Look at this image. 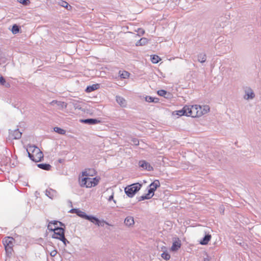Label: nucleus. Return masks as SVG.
<instances>
[{
	"label": "nucleus",
	"instance_id": "nucleus-12",
	"mask_svg": "<svg viewBox=\"0 0 261 261\" xmlns=\"http://www.w3.org/2000/svg\"><path fill=\"white\" fill-rule=\"evenodd\" d=\"M139 166L143 169H147L150 171L152 169V167L150 166L149 163L145 161H141L139 163Z\"/></svg>",
	"mask_w": 261,
	"mask_h": 261
},
{
	"label": "nucleus",
	"instance_id": "nucleus-20",
	"mask_svg": "<svg viewBox=\"0 0 261 261\" xmlns=\"http://www.w3.org/2000/svg\"><path fill=\"white\" fill-rule=\"evenodd\" d=\"M11 135L13 139H18L20 138L21 137V133L20 132V131L18 129H17L14 130L12 133Z\"/></svg>",
	"mask_w": 261,
	"mask_h": 261
},
{
	"label": "nucleus",
	"instance_id": "nucleus-14",
	"mask_svg": "<svg viewBox=\"0 0 261 261\" xmlns=\"http://www.w3.org/2000/svg\"><path fill=\"white\" fill-rule=\"evenodd\" d=\"M116 100L117 103L122 107H125L126 106V101L125 99L123 98L122 97H121L120 96H117L116 97Z\"/></svg>",
	"mask_w": 261,
	"mask_h": 261
},
{
	"label": "nucleus",
	"instance_id": "nucleus-10",
	"mask_svg": "<svg viewBox=\"0 0 261 261\" xmlns=\"http://www.w3.org/2000/svg\"><path fill=\"white\" fill-rule=\"evenodd\" d=\"M160 186L159 180H155L149 185V190L154 194L156 189Z\"/></svg>",
	"mask_w": 261,
	"mask_h": 261
},
{
	"label": "nucleus",
	"instance_id": "nucleus-43",
	"mask_svg": "<svg viewBox=\"0 0 261 261\" xmlns=\"http://www.w3.org/2000/svg\"><path fill=\"white\" fill-rule=\"evenodd\" d=\"M5 86L6 87H9L10 86V85L9 83H7V84H6Z\"/></svg>",
	"mask_w": 261,
	"mask_h": 261
},
{
	"label": "nucleus",
	"instance_id": "nucleus-3",
	"mask_svg": "<svg viewBox=\"0 0 261 261\" xmlns=\"http://www.w3.org/2000/svg\"><path fill=\"white\" fill-rule=\"evenodd\" d=\"M29 158L35 162H40L43 158V154L40 149L35 146H30L27 149Z\"/></svg>",
	"mask_w": 261,
	"mask_h": 261
},
{
	"label": "nucleus",
	"instance_id": "nucleus-19",
	"mask_svg": "<svg viewBox=\"0 0 261 261\" xmlns=\"http://www.w3.org/2000/svg\"><path fill=\"white\" fill-rule=\"evenodd\" d=\"M174 113H175L176 115H178L179 116L184 115L187 116L186 106H184L181 110L176 111L174 112Z\"/></svg>",
	"mask_w": 261,
	"mask_h": 261
},
{
	"label": "nucleus",
	"instance_id": "nucleus-22",
	"mask_svg": "<svg viewBox=\"0 0 261 261\" xmlns=\"http://www.w3.org/2000/svg\"><path fill=\"white\" fill-rule=\"evenodd\" d=\"M119 74L122 79H127L130 75V73L125 70L119 71Z\"/></svg>",
	"mask_w": 261,
	"mask_h": 261
},
{
	"label": "nucleus",
	"instance_id": "nucleus-18",
	"mask_svg": "<svg viewBox=\"0 0 261 261\" xmlns=\"http://www.w3.org/2000/svg\"><path fill=\"white\" fill-rule=\"evenodd\" d=\"M99 88V85L98 84H93L92 86H88L86 89V92L89 93Z\"/></svg>",
	"mask_w": 261,
	"mask_h": 261
},
{
	"label": "nucleus",
	"instance_id": "nucleus-41",
	"mask_svg": "<svg viewBox=\"0 0 261 261\" xmlns=\"http://www.w3.org/2000/svg\"><path fill=\"white\" fill-rule=\"evenodd\" d=\"M62 104H63V106H64V107L65 108L67 107V103H66L63 102Z\"/></svg>",
	"mask_w": 261,
	"mask_h": 261
},
{
	"label": "nucleus",
	"instance_id": "nucleus-33",
	"mask_svg": "<svg viewBox=\"0 0 261 261\" xmlns=\"http://www.w3.org/2000/svg\"><path fill=\"white\" fill-rule=\"evenodd\" d=\"M158 94L160 96H165L167 94V92L164 90H160L158 91Z\"/></svg>",
	"mask_w": 261,
	"mask_h": 261
},
{
	"label": "nucleus",
	"instance_id": "nucleus-4",
	"mask_svg": "<svg viewBox=\"0 0 261 261\" xmlns=\"http://www.w3.org/2000/svg\"><path fill=\"white\" fill-rule=\"evenodd\" d=\"M141 188V185L139 183H135L127 186L124 189L126 194L129 197H133L135 193Z\"/></svg>",
	"mask_w": 261,
	"mask_h": 261
},
{
	"label": "nucleus",
	"instance_id": "nucleus-7",
	"mask_svg": "<svg viewBox=\"0 0 261 261\" xmlns=\"http://www.w3.org/2000/svg\"><path fill=\"white\" fill-rule=\"evenodd\" d=\"M63 225V224L57 221H53L49 222L47 225V229H48L49 232H53L56 230V229H58Z\"/></svg>",
	"mask_w": 261,
	"mask_h": 261
},
{
	"label": "nucleus",
	"instance_id": "nucleus-35",
	"mask_svg": "<svg viewBox=\"0 0 261 261\" xmlns=\"http://www.w3.org/2000/svg\"><path fill=\"white\" fill-rule=\"evenodd\" d=\"M57 251L56 250H54L50 252V256L53 257L57 255Z\"/></svg>",
	"mask_w": 261,
	"mask_h": 261
},
{
	"label": "nucleus",
	"instance_id": "nucleus-8",
	"mask_svg": "<svg viewBox=\"0 0 261 261\" xmlns=\"http://www.w3.org/2000/svg\"><path fill=\"white\" fill-rule=\"evenodd\" d=\"M97 171L93 168L85 169L82 172L81 177H95Z\"/></svg>",
	"mask_w": 261,
	"mask_h": 261
},
{
	"label": "nucleus",
	"instance_id": "nucleus-31",
	"mask_svg": "<svg viewBox=\"0 0 261 261\" xmlns=\"http://www.w3.org/2000/svg\"><path fill=\"white\" fill-rule=\"evenodd\" d=\"M12 32L14 34H16L19 32V29L18 26H17L16 24H14L13 25L12 28Z\"/></svg>",
	"mask_w": 261,
	"mask_h": 261
},
{
	"label": "nucleus",
	"instance_id": "nucleus-23",
	"mask_svg": "<svg viewBox=\"0 0 261 261\" xmlns=\"http://www.w3.org/2000/svg\"><path fill=\"white\" fill-rule=\"evenodd\" d=\"M148 43V39L146 38H142L137 42L136 46H142Z\"/></svg>",
	"mask_w": 261,
	"mask_h": 261
},
{
	"label": "nucleus",
	"instance_id": "nucleus-26",
	"mask_svg": "<svg viewBox=\"0 0 261 261\" xmlns=\"http://www.w3.org/2000/svg\"><path fill=\"white\" fill-rule=\"evenodd\" d=\"M161 60V59L158 55H153L151 57V61L153 64H156Z\"/></svg>",
	"mask_w": 261,
	"mask_h": 261
},
{
	"label": "nucleus",
	"instance_id": "nucleus-42",
	"mask_svg": "<svg viewBox=\"0 0 261 261\" xmlns=\"http://www.w3.org/2000/svg\"><path fill=\"white\" fill-rule=\"evenodd\" d=\"M113 198V195H111L109 199V200L110 201L111 199Z\"/></svg>",
	"mask_w": 261,
	"mask_h": 261
},
{
	"label": "nucleus",
	"instance_id": "nucleus-29",
	"mask_svg": "<svg viewBox=\"0 0 261 261\" xmlns=\"http://www.w3.org/2000/svg\"><path fill=\"white\" fill-rule=\"evenodd\" d=\"M54 130L56 132L58 133V134H61V135H65L66 133L65 130H64L62 128H61L60 127H55L54 128Z\"/></svg>",
	"mask_w": 261,
	"mask_h": 261
},
{
	"label": "nucleus",
	"instance_id": "nucleus-30",
	"mask_svg": "<svg viewBox=\"0 0 261 261\" xmlns=\"http://www.w3.org/2000/svg\"><path fill=\"white\" fill-rule=\"evenodd\" d=\"M161 256L163 258L166 260H168L170 258V255L168 252L165 251L162 253Z\"/></svg>",
	"mask_w": 261,
	"mask_h": 261
},
{
	"label": "nucleus",
	"instance_id": "nucleus-28",
	"mask_svg": "<svg viewBox=\"0 0 261 261\" xmlns=\"http://www.w3.org/2000/svg\"><path fill=\"white\" fill-rule=\"evenodd\" d=\"M76 213L78 216L85 219H86L87 217L88 216L85 212L80 210H76Z\"/></svg>",
	"mask_w": 261,
	"mask_h": 261
},
{
	"label": "nucleus",
	"instance_id": "nucleus-21",
	"mask_svg": "<svg viewBox=\"0 0 261 261\" xmlns=\"http://www.w3.org/2000/svg\"><path fill=\"white\" fill-rule=\"evenodd\" d=\"M211 239V235L207 234L200 242V243L202 245H206L208 244V243L210 241Z\"/></svg>",
	"mask_w": 261,
	"mask_h": 261
},
{
	"label": "nucleus",
	"instance_id": "nucleus-15",
	"mask_svg": "<svg viewBox=\"0 0 261 261\" xmlns=\"http://www.w3.org/2000/svg\"><path fill=\"white\" fill-rule=\"evenodd\" d=\"M246 94L244 98L246 99H252L254 97V94L251 89H247L245 91Z\"/></svg>",
	"mask_w": 261,
	"mask_h": 261
},
{
	"label": "nucleus",
	"instance_id": "nucleus-44",
	"mask_svg": "<svg viewBox=\"0 0 261 261\" xmlns=\"http://www.w3.org/2000/svg\"><path fill=\"white\" fill-rule=\"evenodd\" d=\"M204 261H208V260H206V259H205Z\"/></svg>",
	"mask_w": 261,
	"mask_h": 261
},
{
	"label": "nucleus",
	"instance_id": "nucleus-40",
	"mask_svg": "<svg viewBox=\"0 0 261 261\" xmlns=\"http://www.w3.org/2000/svg\"><path fill=\"white\" fill-rule=\"evenodd\" d=\"M134 141V143L136 144V145H138L139 144V141L137 140H135L133 141Z\"/></svg>",
	"mask_w": 261,
	"mask_h": 261
},
{
	"label": "nucleus",
	"instance_id": "nucleus-34",
	"mask_svg": "<svg viewBox=\"0 0 261 261\" xmlns=\"http://www.w3.org/2000/svg\"><path fill=\"white\" fill-rule=\"evenodd\" d=\"M5 83V79L3 76H0V84L2 85H4Z\"/></svg>",
	"mask_w": 261,
	"mask_h": 261
},
{
	"label": "nucleus",
	"instance_id": "nucleus-27",
	"mask_svg": "<svg viewBox=\"0 0 261 261\" xmlns=\"http://www.w3.org/2000/svg\"><path fill=\"white\" fill-rule=\"evenodd\" d=\"M59 5L69 10H70L72 9V7L65 1H62L59 3Z\"/></svg>",
	"mask_w": 261,
	"mask_h": 261
},
{
	"label": "nucleus",
	"instance_id": "nucleus-13",
	"mask_svg": "<svg viewBox=\"0 0 261 261\" xmlns=\"http://www.w3.org/2000/svg\"><path fill=\"white\" fill-rule=\"evenodd\" d=\"M153 195L154 194L148 190L147 193L144 194L139 197V201H142L145 199H149L152 198Z\"/></svg>",
	"mask_w": 261,
	"mask_h": 261
},
{
	"label": "nucleus",
	"instance_id": "nucleus-39",
	"mask_svg": "<svg viewBox=\"0 0 261 261\" xmlns=\"http://www.w3.org/2000/svg\"><path fill=\"white\" fill-rule=\"evenodd\" d=\"M50 192L54 193L55 192L54 190H53L52 189H49L48 190H46V195H48V194H50Z\"/></svg>",
	"mask_w": 261,
	"mask_h": 261
},
{
	"label": "nucleus",
	"instance_id": "nucleus-16",
	"mask_svg": "<svg viewBox=\"0 0 261 261\" xmlns=\"http://www.w3.org/2000/svg\"><path fill=\"white\" fill-rule=\"evenodd\" d=\"M10 158L8 156H4L0 161V164L2 166H6L10 163Z\"/></svg>",
	"mask_w": 261,
	"mask_h": 261
},
{
	"label": "nucleus",
	"instance_id": "nucleus-24",
	"mask_svg": "<svg viewBox=\"0 0 261 261\" xmlns=\"http://www.w3.org/2000/svg\"><path fill=\"white\" fill-rule=\"evenodd\" d=\"M81 122L85 123H89V124H96L99 122V120L95 119H87L82 120Z\"/></svg>",
	"mask_w": 261,
	"mask_h": 261
},
{
	"label": "nucleus",
	"instance_id": "nucleus-25",
	"mask_svg": "<svg viewBox=\"0 0 261 261\" xmlns=\"http://www.w3.org/2000/svg\"><path fill=\"white\" fill-rule=\"evenodd\" d=\"M37 166L40 169L45 170H49L51 168V166L48 164H39Z\"/></svg>",
	"mask_w": 261,
	"mask_h": 261
},
{
	"label": "nucleus",
	"instance_id": "nucleus-38",
	"mask_svg": "<svg viewBox=\"0 0 261 261\" xmlns=\"http://www.w3.org/2000/svg\"><path fill=\"white\" fill-rule=\"evenodd\" d=\"M206 60V57H205V55H203L202 56V57L201 58V59H199V61H200V62H204Z\"/></svg>",
	"mask_w": 261,
	"mask_h": 261
},
{
	"label": "nucleus",
	"instance_id": "nucleus-37",
	"mask_svg": "<svg viewBox=\"0 0 261 261\" xmlns=\"http://www.w3.org/2000/svg\"><path fill=\"white\" fill-rule=\"evenodd\" d=\"M137 32L139 34H141V35H143L145 33V31L142 29H139Z\"/></svg>",
	"mask_w": 261,
	"mask_h": 261
},
{
	"label": "nucleus",
	"instance_id": "nucleus-5",
	"mask_svg": "<svg viewBox=\"0 0 261 261\" xmlns=\"http://www.w3.org/2000/svg\"><path fill=\"white\" fill-rule=\"evenodd\" d=\"M53 233L51 237L54 239H58L64 244L66 245V242H68L65 237L64 235V229L62 227H60L58 229H56V230L53 231Z\"/></svg>",
	"mask_w": 261,
	"mask_h": 261
},
{
	"label": "nucleus",
	"instance_id": "nucleus-32",
	"mask_svg": "<svg viewBox=\"0 0 261 261\" xmlns=\"http://www.w3.org/2000/svg\"><path fill=\"white\" fill-rule=\"evenodd\" d=\"M17 1L23 4V5L27 6L30 4V2L29 0H17Z\"/></svg>",
	"mask_w": 261,
	"mask_h": 261
},
{
	"label": "nucleus",
	"instance_id": "nucleus-1",
	"mask_svg": "<svg viewBox=\"0 0 261 261\" xmlns=\"http://www.w3.org/2000/svg\"><path fill=\"white\" fill-rule=\"evenodd\" d=\"M186 109L187 116L193 118L201 117L210 111V107L207 105L203 106L198 105L186 106Z\"/></svg>",
	"mask_w": 261,
	"mask_h": 261
},
{
	"label": "nucleus",
	"instance_id": "nucleus-36",
	"mask_svg": "<svg viewBox=\"0 0 261 261\" xmlns=\"http://www.w3.org/2000/svg\"><path fill=\"white\" fill-rule=\"evenodd\" d=\"M146 100L148 102H153V99L152 97H150V96H147L146 97Z\"/></svg>",
	"mask_w": 261,
	"mask_h": 261
},
{
	"label": "nucleus",
	"instance_id": "nucleus-11",
	"mask_svg": "<svg viewBox=\"0 0 261 261\" xmlns=\"http://www.w3.org/2000/svg\"><path fill=\"white\" fill-rule=\"evenodd\" d=\"M181 247V242L178 239L177 240L173 242L170 250L172 251H175L178 250Z\"/></svg>",
	"mask_w": 261,
	"mask_h": 261
},
{
	"label": "nucleus",
	"instance_id": "nucleus-9",
	"mask_svg": "<svg viewBox=\"0 0 261 261\" xmlns=\"http://www.w3.org/2000/svg\"><path fill=\"white\" fill-rule=\"evenodd\" d=\"M86 220H88L90 221V222H92L93 223H94L95 224L97 225L98 226H103L105 224H106L108 225L109 224L105 221H100L97 218H96L95 217L91 216H88L87 217Z\"/></svg>",
	"mask_w": 261,
	"mask_h": 261
},
{
	"label": "nucleus",
	"instance_id": "nucleus-17",
	"mask_svg": "<svg viewBox=\"0 0 261 261\" xmlns=\"http://www.w3.org/2000/svg\"><path fill=\"white\" fill-rule=\"evenodd\" d=\"M134 223V218L132 216H128L124 220L125 224L128 226H133Z\"/></svg>",
	"mask_w": 261,
	"mask_h": 261
},
{
	"label": "nucleus",
	"instance_id": "nucleus-6",
	"mask_svg": "<svg viewBox=\"0 0 261 261\" xmlns=\"http://www.w3.org/2000/svg\"><path fill=\"white\" fill-rule=\"evenodd\" d=\"M14 239L12 237H5L3 241V244L5 246L6 251L11 253L13 250Z\"/></svg>",
	"mask_w": 261,
	"mask_h": 261
},
{
	"label": "nucleus",
	"instance_id": "nucleus-2",
	"mask_svg": "<svg viewBox=\"0 0 261 261\" xmlns=\"http://www.w3.org/2000/svg\"><path fill=\"white\" fill-rule=\"evenodd\" d=\"M79 180L81 187L91 188L98 185L100 180V177L99 176L95 177H81Z\"/></svg>",
	"mask_w": 261,
	"mask_h": 261
}]
</instances>
